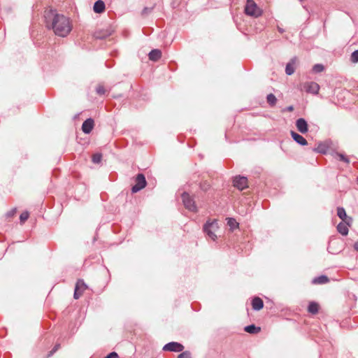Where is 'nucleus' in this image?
Returning a JSON list of instances; mask_svg holds the SVG:
<instances>
[{
	"mask_svg": "<svg viewBox=\"0 0 358 358\" xmlns=\"http://www.w3.org/2000/svg\"><path fill=\"white\" fill-rule=\"evenodd\" d=\"M47 27L52 28L54 33L61 37L66 36L72 29L69 18L63 15L56 13L52 10L45 12Z\"/></svg>",
	"mask_w": 358,
	"mask_h": 358,
	"instance_id": "1",
	"label": "nucleus"
},
{
	"mask_svg": "<svg viewBox=\"0 0 358 358\" xmlns=\"http://www.w3.org/2000/svg\"><path fill=\"white\" fill-rule=\"evenodd\" d=\"M203 231L213 241L217 238L216 232L219 229L217 220H208L203 225Z\"/></svg>",
	"mask_w": 358,
	"mask_h": 358,
	"instance_id": "2",
	"label": "nucleus"
},
{
	"mask_svg": "<svg viewBox=\"0 0 358 358\" xmlns=\"http://www.w3.org/2000/svg\"><path fill=\"white\" fill-rule=\"evenodd\" d=\"M245 13L248 15L257 17L262 15V10L253 0H248L245 6Z\"/></svg>",
	"mask_w": 358,
	"mask_h": 358,
	"instance_id": "3",
	"label": "nucleus"
},
{
	"mask_svg": "<svg viewBox=\"0 0 358 358\" xmlns=\"http://www.w3.org/2000/svg\"><path fill=\"white\" fill-rule=\"evenodd\" d=\"M301 90L307 93L317 94L320 90V85L315 82H305L300 85Z\"/></svg>",
	"mask_w": 358,
	"mask_h": 358,
	"instance_id": "4",
	"label": "nucleus"
},
{
	"mask_svg": "<svg viewBox=\"0 0 358 358\" xmlns=\"http://www.w3.org/2000/svg\"><path fill=\"white\" fill-rule=\"evenodd\" d=\"M147 185L145 177L142 173H138L135 178V185L131 188L133 193H136L143 189Z\"/></svg>",
	"mask_w": 358,
	"mask_h": 358,
	"instance_id": "5",
	"label": "nucleus"
},
{
	"mask_svg": "<svg viewBox=\"0 0 358 358\" xmlns=\"http://www.w3.org/2000/svg\"><path fill=\"white\" fill-rule=\"evenodd\" d=\"M182 202L185 207L192 212L197 211V207L195 204L194 199L189 196V194L185 192L182 194Z\"/></svg>",
	"mask_w": 358,
	"mask_h": 358,
	"instance_id": "6",
	"label": "nucleus"
},
{
	"mask_svg": "<svg viewBox=\"0 0 358 358\" xmlns=\"http://www.w3.org/2000/svg\"><path fill=\"white\" fill-rule=\"evenodd\" d=\"M88 289L87 285L85 283L83 280H78L76 284L73 297L76 299H79L85 290Z\"/></svg>",
	"mask_w": 358,
	"mask_h": 358,
	"instance_id": "7",
	"label": "nucleus"
},
{
	"mask_svg": "<svg viewBox=\"0 0 358 358\" xmlns=\"http://www.w3.org/2000/svg\"><path fill=\"white\" fill-rule=\"evenodd\" d=\"M233 184L235 187L240 190L248 187V178L244 176H236L233 180Z\"/></svg>",
	"mask_w": 358,
	"mask_h": 358,
	"instance_id": "8",
	"label": "nucleus"
},
{
	"mask_svg": "<svg viewBox=\"0 0 358 358\" xmlns=\"http://www.w3.org/2000/svg\"><path fill=\"white\" fill-rule=\"evenodd\" d=\"M184 349V346L177 342H171L167 344H166L163 350L164 351H170V352H182Z\"/></svg>",
	"mask_w": 358,
	"mask_h": 358,
	"instance_id": "9",
	"label": "nucleus"
},
{
	"mask_svg": "<svg viewBox=\"0 0 358 358\" xmlns=\"http://www.w3.org/2000/svg\"><path fill=\"white\" fill-rule=\"evenodd\" d=\"M94 127V121L92 118L87 119L82 125V130L85 134H90Z\"/></svg>",
	"mask_w": 358,
	"mask_h": 358,
	"instance_id": "10",
	"label": "nucleus"
},
{
	"mask_svg": "<svg viewBox=\"0 0 358 358\" xmlns=\"http://www.w3.org/2000/svg\"><path fill=\"white\" fill-rule=\"evenodd\" d=\"M296 127L297 130L302 134L306 133L308 130L307 122L303 118H299L296 120Z\"/></svg>",
	"mask_w": 358,
	"mask_h": 358,
	"instance_id": "11",
	"label": "nucleus"
},
{
	"mask_svg": "<svg viewBox=\"0 0 358 358\" xmlns=\"http://www.w3.org/2000/svg\"><path fill=\"white\" fill-rule=\"evenodd\" d=\"M297 63L296 57L292 58L289 62L286 65L285 72L287 75L290 76L295 71V66Z\"/></svg>",
	"mask_w": 358,
	"mask_h": 358,
	"instance_id": "12",
	"label": "nucleus"
},
{
	"mask_svg": "<svg viewBox=\"0 0 358 358\" xmlns=\"http://www.w3.org/2000/svg\"><path fill=\"white\" fill-rule=\"evenodd\" d=\"M291 136L293 139L299 144L301 145H306L308 144L307 141L300 134L296 133L295 131H291Z\"/></svg>",
	"mask_w": 358,
	"mask_h": 358,
	"instance_id": "13",
	"label": "nucleus"
},
{
	"mask_svg": "<svg viewBox=\"0 0 358 358\" xmlns=\"http://www.w3.org/2000/svg\"><path fill=\"white\" fill-rule=\"evenodd\" d=\"M252 308L255 310H260L264 307V302L259 297H255L252 301Z\"/></svg>",
	"mask_w": 358,
	"mask_h": 358,
	"instance_id": "14",
	"label": "nucleus"
},
{
	"mask_svg": "<svg viewBox=\"0 0 358 358\" xmlns=\"http://www.w3.org/2000/svg\"><path fill=\"white\" fill-rule=\"evenodd\" d=\"M94 11L96 13H101L105 10V3L101 0L96 1L93 7Z\"/></svg>",
	"mask_w": 358,
	"mask_h": 358,
	"instance_id": "15",
	"label": "nucleus"
},
{
	"mask_svg": "<svg viewBox=\"0 0 358 358\" xmlns=\"http://www.w3.org/2000/svg\"><path fill=\"white\" fill-rule=\"evenodd\" d=\"M245 331L251 334H256L261 331V327H256L255 324L246 326L244 328Z\"/></svg>",
	"mask_w": 358,
	"mask_h": 358,
	"instance_id": "16",
	"label": "nucleus"
},
{
	"mask_svg": "<svg viewBox=\"0 0 358 358\" xmlns=\"http://www.w3.org/2000/svg\"><path fill=\"white\" fill-rule=\"evenodd\" d=\"M162 57V52L159 50H152L149 53V59L152 61H157Z\"/></svg>",
	"mask_w": 358,
	"mask_h": 358,
	"instance_id": "17",
	"label": "nucleus"
},
{
	"mask_svg": "<svg viewBox=\"0 0 358 358\" xmlns=\"http://www.w3.org/2000/svg\"><path fill=\"white\" fill-rule=\"evenodd\" d=\"M329 279L327 276L326 275H320L317 278H315L313 280V284H326L327 282H329Z\"/></svg>",
	"mask_w": 358,
	"mask_h": 358,
	"instance_id": "18",
	"label": "nucleus"
},
{
	"mask_svg": "<svg viewBox=\"0 0 358 358\" xmlns=\"http://www.w3.org/2000/svg\"><path fill=\"white\" fill-rule=\"evenodd\" d=\"M348 226L346 224L341 222L337 226V230L340 234L346 236L348 234Z\"/></svg>",
	"mask_w": 358,
	"mask_h": 358,
	"instance_id": "19",
	"label": "nucleus"
},
{
	"mask_svg": "<svg viewBox=\"0 0 358 358\" xmlns=\"http://www.w3.org/2000/svg\"><path fill=\"white\" fill-rule=\"evenodd\" d=\"M319 310V304L315 302H310L308 307V311L312 314H316Z\"/></svg>",
	"mask_w": 358,
	"mask_h": 358,
	"instance_id": "20",
	"label": "nucleus"
},
{
	"mask_svg": "<svg viewBox=\"0 0 358 358\" xmlns=\"http://www.w3.org/2000/svg\"><path fill=\"white\" fill-rule=\"evenodd\" d=\"M266 100H267L268 103L271 106H275L277 102V99L275 96V95L273 94H268L267 97H266Z\"/></svg>",
	"mask_w": 358,
	"mask_h": 358,
	"instance_id": "21",
	"label": "nucleus"
},
{
	"mask_svg": "<svg viewBox=\"0 0 358 358\" xmlns=\"http://www.w3.org/2000/svg\"><path fill=\"white\" fill-rule=\"evenodd\" d=\"M227 224L229 226L231 230L238 227V223L234 218H228Z\"/></svg>",
	"mask_w": 358,
	"mask_h": 358,
	"instance_id": "22",
	"label": "nucleus"
},
{
	"mask_svg": "<svg viewBox=\"0 0 358 358\" xmlns=\"http://www.w3.org/2000/svg\"><path fill=\"white\" fill-rule=\"evenodd\" d=\"M337 215L342 220H343V219H346V212L345 209L342 207H338L337 208Z\"/></svg>",
	"mask_w": 358,
	"mask_h": 358,
	"instance_id": "23",
	"label": "nucleus"
},
{
	"mask_svg": "<svg viewBox=\"0 0 358 358\" xmlns=\"http://www.w3.org/2000/svg\"><path fill=\"white\" fill-rule=\"evenodd\" d=\"M210 183L207 180H204L200 184V188L204 192L208 191L210 188Z\"/></svg>",
	"mask_w": 358,
	"mask_h": 358,
	"instance_id": "24",
	"label": "nucleus"
},
{
	"mask_svg": "<svg viewBox=\"0 0 358 358\" xmlns=\"http://www.w3.org/2000/svg\"><path fill=\"white\" fill-rule=\"evenodd\" d=\"M29 213L28 211L22 212L20 216V222L22 224L24 223L25 221L29 218Z\"/></svg>",
	"mask_w": 358,
	"mask_h": 358,
	"instance_id": "25",
	"label": "nucleus"
},
{
	"mask_svg": "<svg viewBox=\"0 0 358 358\" xmlns=\"http://www.w3.org/2000/svg\"><path fill=\"white\" fill-rule=\"evenodd\" d=\"M324 69V66L322 64H315L313 67V71L315 73H320V72L323 71Z\"/></svg>",
	"mask_w": 358,
	"mask_h": 358,
	"instance_id": "26",
	"label": "nucleus"
},
{
	"mask_svg": "<svg viewBox=\"0 0 358 358\" xmlns=\"http://www.w3.org/2000/svg\"><path fill=\"white\" fill-rule=\"evenodd\" d=\"M102 155L100 153H96L92 155V162L98 164L101 161Z\"/></svg>",
	"mask_w": 358,
	"mask_h": 358,
	"instance_id": "27",
	"label": "nucleus"
},
{
	"mask_svg": "<svg viewBox=\"0 0 358 358\" xmlns=\"http://www.w3.org/2000/svg\"><path fill=\"white\" fill-rule=\"evenodd\" d=\"M96 93L99 95H103L106 93V90L102 85H99L96 89Z\"/></svg>",
	"mask_w": 358,
	"mask_h": 358,
	"instance_id": "28",
	"label": "nucleus"
},
{
	"mask_svg": "<svg viewBox=\"0 0 358 358\" xmlns=\"http://www.w3.org/2000/svg\"><path fill=\"white\" fill-rule=\"evenodd\" d=\"M351 61L353 63L358 62V50L354 51L351 55Z\"/></svg>",
	"mask_w": 358,
	"mask_h": 358,
	"instance_id": "29",
	"label": "nucleus"
},
{
	"mask_svg": "<svg viewBox=\"0 0 358 358\" xmlns=\"http://www.w3.org/2000/svg\"><path fill=\"white\" fill-rule=\"evenodd\" d=\"M178 358H192L191 353L189 351L183 352L178 356Z\"/></svg>",
	"mask_w": 358,
	"mask_h": 358,
	"instance_id": "30",
	"label": "nucleus"
},
{
	"mask_svg": "<svg viewBox=\"0 0 358 358\" xmlns=\"http://www.w3.org/2000/svg\"><path fill=\"white\" fill-rule=\"evenodd\" d=\"M336 156L338 157L339 160L343 161V162H344L345 163H348V164L350 163V160L345 155H343L342 154L337 153Z\"/></svg>",
	"mask_w": 358,
	"mask_h": 358,
	"instance_id": "31",
	"label": "nucleus"
},
{
	"mask_svg": "<svg viewBox=\"0 0 358 358\" xmlns=\"http://www.w3.org/2000/svg\"><path fill=\"white\" fill-rule=\"evenodd\" d=\"M343 223L346 224L348 227H350L352 222V218L349 216H346V219H343Z\"/></svg>",
	"mask_w": 358,
	"mask_h": 358,
	"instance_id": "32",
	"label": "nucleus"
},
{
	"mask_svg": "<svg viewBox=\"0 0 358 358\" xmlns=\"http://www.w3.org/2000/svg\"><path fill=\"white\" fill-rule=\"evenodd\" d=\"M316 152H320V153H325V148L324 145H318V147L317 148H315V150Z\"/></svg>",
	"mask_w": 358,
	"mask_h": 358,
	"instance_id": "33",
	"label": "nucleus"
},
{
	"mask_svg": "<svg viewBox=\"0 0 358 358\" xmlns=\"http://www.w3.org/2000/svg\"><path fill=\"white\" fill-rule=\"evenodd\" d=\"M106 358H118V355L115 352H112L109 353L106 357Z\"/></svg>",
	"mask_w": 358,
	"mask_h": 358,
	"instance_id": "34",
	"label": "nucleus"
},
{
	"mask_svg": "<svg viewBox=\"0 0 358 358\" xmlns=\"http://www.w3.org/2000/svg\"><path fill=\"white\" fill-rule=\"evenodd\" d=\"M58 348H59V345H56L55 347V348L53 349V350L50 351V353L48 356H50L54 352H55L58 349Z\"/></svg>",
	"mask_w": 358,
	"mask_h": 358,
	"instance_id": "35",
	"label": "nucleus"
},
{
	"mask_svg": "<svg viewBox=\"0 0 358 358\" xmlns=\"http://www.w3.org/2000/svg\"><path fill=\"white\" fill-rule=\"evenodd\" d=\"M15 210H13L11 212L8 213V215L11 217V216H13L15 215Z\"/></svg>",
	"mask_w": 358,
	"mask_h": 358,
	"instance_id": "36",
	"label": "nucleus"
},
{
	"mask_svg": "<svg viewBox=\"0 0 358 358\" xmlns=\"http://www.w3.org/2000/svg\"><path fill=\"white\" fill-rule=\"evenodd\" d=\"M354 249L358 251V241L355 242L354 244Z\"/></svg>",
	"mask_w": 358,
	"mask_h": 358,
	"instance_id": "37",
	"label": "nucleus"
},
{
	"mask_svg": "<svg viewBox=\"0 0 358 358\" xmlns=\"http://www.w3.org/2000/svg\"><path fill=\"white\" fill-rule=\"evenodd\" d=\"M293 110H294V107H293V106H289V107L287 108V110H288V111H289V112L293 111Z\"/></svg>",
	"mask_w": 358,
	"mask_h": 358,
	"instance_id": "38",
	"label": "nucleus"
},
{
	"mask_svg": "<svg viewBox=\"0 0 358 358\" xmlns=\"http://www.w3.org/2000/svg\"><path fill=\"white\" fill-rule=\"evenodd\" d=\"M105 358H106V357H105Z\"/></svg>",
	"mask_w": 358,
	"mask_h": 358,
	"instance_id": "39",
	"label": "nucleus"
}]
</instances>
